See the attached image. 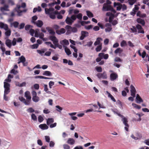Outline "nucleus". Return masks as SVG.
<instances>
[{
    "instance_id": "1",
    "label": "nucleus",
    "mask_w": 149,
    "mask_h": 149,
    "mask_svg": "<svg viewBox=\"0 0 149 149\" xmlns=\"http://www.w3.org/2000/svg\"><path fill=\"white\" fill-rule=\"evenodd\" d=\"M49 38L50 40L53 42V44L56 46V47H58L60 49H61L62 48V46L58 43V40L55 36H49Z\"/></svg>"
},
{
    "instance_id": "2",
    "label": "nucleus",
    "mask_w": 149,
    "mask_h": 149,
    "mask_svg": "<svg viewBox=\"0 0 149 149\" xmlns=\"http://www.w3.org/2000/svg\"><path fill=\"white\" fill-rule=\"evenodd\" d=\"M4 87L5 88L4 93L8 94L10 92V84L6 82H4Z\"/></svg>"
},
{
    "instance_id": "3",
    "label": "nucleus",
    "mask_w": 149,
    "mask_h": 149,
    "mask_svg": "<svg viewBox=\"0 0 149 149\" xmlns=\"http://www.w3.org/2000/svg\"><path fill=\"white\" fill-rule=\"evenodd\" d=\"M123 118H122V120L123 122V124L125 125V130L127 132L129 131L128 128L129 125L128 124V120L126 118L123 116Z\"/></svg>"
},
{
    "instance_id": "4",
    "label": "nucleus",
    "mask_w": 149,
    "mask_h": 149,
    "mask_svg": "<svg viewBox=\"0 0 149 149\" xmlns=\"http://www.w3.org/2000/svg\"><path fill=\"white\" fill-rule=\"evenodd\" d=\"M111 10H113V8L111 6L107 5L106 3L104 4L102 8L103 11H108Z\"/></svg>"
},
{
    "instance_id": "5",
    "label": "nucleus",
    "mask_w": 149,
    "mask_h": 149,
    "mask_svg": "<svg viewBox=\"0 0 149 149\" xmlns=\"http://www.w3.org/2000/svg\"><path fill=\"white\" fill-rule=\"evenodd\" d=\"M135 135L136 136H134L132 134L131 135V137L135 140H140L142 137V134L138 132L136 133Z\"/></svg>"
},
{
    "instance_id": "6",
    "label": "nucleus",
    "mask_w": 149,
    "mask_h": 149,
    "mask_svg": "<svg viewBox=\"0 0 149 149\" xmlns=\"http://www.w3.org/2000/svg\"><path fill=\"white\" fill-rule=\"evenodd\" d=\"M21 8V6L19 5H17V7L15 8V10L17 12L18 15L20 16L21 15V13L22 12H26V9H24L22 10H20V8Z\"/></svg>"
},
{
    "instance_id": "7",
    "label": "nucleus",
    "mask_w": 149,
    "mask_h": 149,
    "mask_svg": "<svg viewBox=\"0 0 149 149\" xmlns=\"http://www.w3.org/2000/svg\"><path fill=\"white\" fill-rule=\"evenodd\" d=\"M131 90V95L133 97H135V93L136 92V89L132 85H131L130 86Z\"/></svg>"
},
{
    "instance_id": "8",
    "label": "nucleus",
    "mask_w": 149,
    "mask_h": 149,
    "mask_svg": "<svg viewBox=\"0 0 149 149\" xmlns=\"http://www.w3.org/2000/svg\"><path fill=\"white\" fill-rule=\"evenodd\" d=\"M24 96L26 97V100L29 101L30 104L31 98V96L30 92L28 91H27L25 92L24 93Z\"/></svg>"
},
{
    "instance_id": "9",
    "label": "nucleus",
    "mask_w": 149,
    "mask_h": 149,
    "mask_svg": "<svg viewBox=\"0 0 149 149\" xmlns=\"http://www.w3.org/2000/svg\"><path fill=\"white\" fill-rule=\"evenodd\" d=\"M81 36L80 37V40H83L84 38L88 36V33L86 31H82L81 32Z\"/></svg>"
},
{
    "instance_id": "10",
    "label": "nucleus",
    "mask_w": 149,
    "mask_h": 149,
    "mask_svg": "<svg viewBox=\"0 0 149 149\" xmlns=\"http://www.w3.org/2000/svg\"><path fill=\"white\" fill-rule=\"evenodd\" d=\"M136 28L138 30V33H141L142 34H144V33L143 29L141 25L139 24H137L136 25Z\"/></svg>"
},
{
    "instance_id": "11",
    "label": "nucleus",
    "mask_w": 149,
    "mask_h": 149,
    "mask_svg": "<svg viewBox=\"0 0 149 149\" xmlns=\"http://www.w3.org/2000/svg\"><path fill=\"white\" fill-rule=\"evenodd\" d=\"M32 22L34 24H36L38 27H40L43 25L42 21L40 20H38L37 22L32 21Z\"/></svg>"
},
{
    "instance_id": "12",
    "label": "nucleus",
    "mask_w": 149,
    "mask_h": 149,
    "mask_svg": "<svg viewBox=\"0 0 149 149\" xmlns=\"http://www.w3.org/2000/svg\"><path fill=\"white\" fill-rule=\"evenodd\" d=\"M116 6H117L116 7L117 10L119 11L122 8V4L119 3L114 2V7H115Z\"/></svg>"
},
{
    "instance_id": "13",
    "label": "nucleus",
    "mask_w": 149,
    "mask_h": 149,
    "mask_svg": "<svg viewBox=\"0 0 149 149\" xmlns=\"http://www.w3.org/2000/svg\"><path fill=\"white\" fill-rule=\"evenodd\" d=\"M19 99L21 101L23 102L25 105H29V101L26 100L23 97H19Z\"/></svg>"
},
{
    "instance_id": "14",
    "label": "nucleus",
    "mask_w": 149,
    "mask_h": 149,
    "mask_svg": "<svg viewBox=\"0 0 149 149\" xmlns=\"http://www.w3.org/2000/svg\"><path fill=\"white\" fill-rule=\"evenodd\" d=\"M71 28L72 27L69 25H67L65 26V28L67 30V32L66 33V35H68L71 33L72 31L71 29Z\"/></svg>"
},
{
    "instance_id": "15",
    "label": "nucleus",
    "mask_w": 149,
    "mask_h": 149,
    "mask_svg": "<svg viewBox=\"0 0 149 149\" xmlns=\"http://www.w3.org/2000/svg\"><path fill=\"white\" fill-rule=\"evenodd\" d=\"M118 77L117 74L115 73H111L110 75V79L112 81H113L116 79Z\"/></svg>"
},
{
    "instance_id": "16",
    "label": "nucleus",
    "mask_w": 149,
    "mask_h": 149,
    "mask_svg": "<svg viewBox=\"0 0 149 149\" xmlns=\"http://www.w3.org/2000/svg\"><path fill=\"white\" fill-rule=\"evenodd\" d=\"M66 23L68 24L71 25L73 22V20H72L70 18L67 17L65 19Z\"/></svg>"
},
{
    "instance_id": "17",
    "label": "nucleus",
    "mask_w": 149,
    "mask_h": 149,
    "mask_svg": "<svg viewBox=\"0 0 149 149\" xmlns=\"http://www.w3.org/2000/svg\"><path fill=\"white\" fill-rule=\"evenodd\" d=\"M56 32L58 35H61L63 34L65 32V29L64 28H61L60 30H56Z\"/></svg>"
},
{
    "instance_id": "18",
    "label": "nucleus",
    "mask_w": 149,
    "mask_h": 149,
    "mask_svg": "<svg viewBox=\"0 0 149 149\" xmlns=\"http://www.w3.org/2000/svg\"><path fill=\"white\" fill-rule=\"evenodd\" d=\"M5 44L9 48H10L12 46V43L11 40L10 39H6L5 42Z\"/></svg>"
},
{
    "instance_id": "19",
    "label": "nucleus",
    "mask_w": 149,
    "mask_h": 149,
    "mask_svg": "<svg viewBox=\"0 0 149 149\" xmlns=\"http://www.w3.org/2000/svg\"><path fill=\"white\" fill-rule=\"evenodd\" d=\"M136 102L137 103H139L141 102H143V101L141 97L138 94H136Z\"/></svg>"
},
{
    "instance_id": "20",
    "label": "nucleus",
    "mask_w": 149,
    "mask_h": 149,
    "mask_svg": "<svg viewBox=\"0 0 149 149\" xmlns=\"http://www.w3.org/2000/svg\"><path fill=\"white\" fill-rule=\"evenodd\" d=\"M136 21L138 23L141 24L142 26H144L145 24L144 20L140 18H138L136 19Z\"/></svg>"
},
{
    "instance_id": "21",
    "label": "nucleus",
    "mask_w": 149,
    "mask_h": 149,
    "mask_svg": "<svg viewBox=\"0 0 149 149\" xmlns=\"http://www.w3.org/2000/svg\"><path fill=\"white\" fill-rule=\"evenodd\" d=\"M0 27L4 30H7L8 28V25L6 24H4L2 22H0Z\"/></svg>"
},
{
    "instance_id": "22",
    "label": "nucleus",
    "mask_w": 149,
    "mask_h": 149,
    "mask_svg": "<svg viewBox=\"0 0 149 149\" xmlns=\"http://www.w3.org/2000/svg\"><path fill=\"white\" fill-rule=\"evenodd\" d=\"M39 127L42 130L47 129L49 127L45 124H40L39 125Z\"/></svg>"
},
{
    "instance_id": "23",
    "label": "nucleus",
    "mask_w": 149,
    "mask_h": 149,
    "mask_svg": "<svg viewBox=\"0 0 149 149\" xmlns=\"http://www.w3.org/2000/svg\"><path fill=\"white\" fill-rule=\"evenodd\" d=\"M97 76L99 79L102 78L104 79L106 78V75L104 73H98L97 74Z\"/></svg>"
},
{
    "instance_id": "24",
    "label": "nucleus",
    "mask_w": 149,
    "mask_h": 149,
    "mask_svg": "<svg viewBox=\"0 0 149 149\" xmlns=\"http://www.w3.org/2000/svg\"><path fill=\"white\" fill-rule=\"evenodd\" d=\"M75 140L73 139L69 138L67 141V143L70 145H73L75 143Z\"/></svg>"
},
{
    "instance_id": "25",
    "label": "nucleus",
    "mask_w": 149,
    "mask_h": 149,
    "mask_svg": "<svg viewBox=\"0 0 149 149\" xmlns=\"http://www.w3.org/2000/svg\"><path fill=\"white\" fill-rule=\"evenodd\" d=\"M42 75L47 76H51L52 75L51 72L48 71H44L42 73Z\"/></svg>"
},
{
    "instance_id": "26",
    "label": "nucleus",
    "mask_w": 149,
    "mask_h": 149,
    "mask_svg": "<svg viewBox=\"0 0 149 149\" xmlns=\"http://www.w3.org/2000/svg\"><path fill=\"white\" fill-rule=\"evenodd\" d=\"M106 93L108 95V97L110 98L111 100L114 102H116V100L113 96L108 91H106Z\"/></svg>"
},
{
    "instance_id": "27",
    "label": "nucleus",
    "mask_w": 149,
    "mask_h": 149,
    "mask_svg": "<svg viewBox=\"0 0 149 149\" xmlns=\"http://www.w3.org/2000/svg\"><path fill=\"white\" fill-rule=\"evenodd\" d=\"M54 10V9L53 8H49V9L45 8V13L46 14L49 15L51 13L50 12L53 11Z\"/></svg>"
},
{
    "instance_id": "28",
    "label": "nucleus",
    "mask_w": 149,
    "mask_h": 149,
    "mask_svg": "<svg viewBox=\"0 0 149 149\" xmlns=\"http://www.w3.org/2000/svg\"><path fill=\"white\" fill-rule=\"evenodd\" d=\"M8 6L7 5H5L3 7H1L0 8L1 11L3 12L4 11H8Z\"/></svg>"
},
{
    "instance_id": "29",
    "label": "nucleus",
    "mask_w": 149,
    "mask_h": 149,
    "mask_svg": "<svg viewBox=\"0 0 149 149\" xmlns=\"http://www.w3.org/2000/svg\"><path fill=\"white\" fill-rule=\"evenodd\" d=\"M102 40V39L100 38H98L97 39V40L94 43V45L95 46H96L98 45H100V43L101 40Z\"/></svg>"
},
{
    "instance_id": "30",
    "label": "nucleus",
    "mask_w": 149,
    "mask_h": 149,
    "mask_svg": "<svg viewBox=\"0 0 149 149\" xmlns=\"http://www.w3.org/2000/svg\"><path fill=\"white\" fill-rule=\"evenodd\" d=\"M19 24V22L17 21H15L13 23H11L10 24L11 26H13L15 28H17Z\"/></svg>"
},
{
    "instance_id": "31",
    "label": "nucleus",
    "mask_w": 149,
    "mask_h": 149,
    "mask_svg": "<svg viewBox=\"0 0 149 149\" xmlns=\"http://www.w3.org/2000/svg\"><path fill=\"white\" fill-rule=\"evenodd\" d=\"M54 122V119L53 118H48L47 121V124L48 125H49L51 124Z\"/></svg>"
},
{
    "instance_id": "32",
    "label": "nucleus",
    "mask_w": 149,
    "mask_h": 149,
    "mask_svg": "<svg viewBox=\"0 0 149 149\" xmlns=\"http://www.w3.org/2000/svg\"><path fill=\"white\" fill-rule=\"evenodd\" d=\"M123 52V49L120 48H117L115 51L114 53L117 54L118 53L120 54Z\"/></svg>"
},
{
    "instance_id": "33",
    "label": "nucleus",
    "mask_w": 149,
    "mask_h": 149,
    "mask_svg": "<svg viewBox=\"0 0 149 149\" xmlns=\"http://www.w3.org/2000/svg\"><path fill=\"white\" fill-rule=\"evenodd\" d=\"M6 31L5 32V34L6 36H9L10 35L11 31L10 29H9L8 28H8L7 30H5Z\"/></svg>"
},
{
    "instance_id": "34",
    "label": "nucleus",
    "mask_w": 149,
    "mask_h": 149,
    "mask_svg": "<svg viewBox=\"0 0 149 149\" xmlns=\"http://www.w3.org/2000/svg\"><path fill=\"white\" fill-rule=\"evenodd\" d=\"M32 100L33 102H38L39 101L40 98L38 96H35L34 97H32Z\"/></svg>"
},
{
    "instance_id": "35",
    "label": "nucleus",
    "mask_w": 149,
    "mask_h": 149,
    "mask_svg": "<svg viewBox=\"0 0 149 149\" xmlns=\"http://www.w3.org/2000/svg\"><path fill=\"white\" fill-rule=\"evenodd\" d=\"M87 15L90 18L92 17H94L93 14L90 11H86Z\"/></svg>"
},
{
    "instance_id": "36",
    "label": "nucleus",
    "mask_w": 149,
    "mask_h": 149,
    "mask_svg": "<svg viewBox=\"0 0 149 149\" xmlns=\"http://www.w3.org/2000/svg\"><path fill=\"white\" fill-rule=\"evenodd\" d=\"M49 27H47L46 29L48 30L50 34L54 35L55 34V32L52 29H48Z\"/></svg>"
},
{
    "instance_id": "37",
    "label": "nucleus",
    "mask_w": 149,
    "mask_h": 149,
    "mask_svg": "<svg viewBox=\"0 0 149 149\" xmlns=\"http://www.w3.org/2000/svg\"><path fill=\"white\" fill-rule=\"evenodd\" d=\"M65 52L68 55H69L71 54V52L70 51V49L68 48L65 47Z\"/></svg>"
},
{
    "instance_id": "38",
    "label": "nucleus",
    "mask_w": 149,
    "mask_h": 149,
    "mask_svg": "<svg viewBox=\"0 0 149 149\" xmlns=\"http://www.w3.org/2000/svg\"><path fill=\"white\" fill-rule=\"evenodd\" d=\"M120 46L122 47L126 46L127 45V43L126 42L125 40H123L121 42L120 44Z\"/></svg>"
},
{
    "instance_id": "39",
    "label": "nucleus",
    "mask_w": 149,
    "mask_h": 149,
    "mask_svg": "<svg viewBox=\"0 0 149 149\" xmlns=\"http://www.w3.org/2000/svg\"><path fill=\"white\" fill-rule=\"evenodd\" d=\"M19 59L21 63H23L26 61V59L25 57L23 56H22L20 57L19 58Z\"/></svg>"
},
{
    "instance_id": "40",
    "label": "nucleus",
    "mask_w": 149,
    "mask_h": 149,
    "mask_svg": "<svg viewBox=\"0 0 149 149\" xmlns=\"http://www.w3.org/2000/svg\"><path fill=\"white\" fill-rule=\"evenodd\" d=\"M132 104L134 108L136 109H139L141 108V107L140 106L136 104L132 103Z\"/></svg>"
},
{
    "instance_id": "41",
    "label": "nucleus",
    "mask_w": 149,
    "mask_h": 149,
    "mask_svg": "<svg viewBox=\"0 0 149 149\" xmlns=\"http://www.w3.org/2000/svg\"><path fill=\"white\" fill-rule=\"evenodd\" d=\"M48 88H47V84L44 85V90L45 91L49 93H51V92L49 91H48Z\"/></svg>"
},
{
    "instance_id": "42",
    "label": "nucleus",
    "mask_w": 149,
    "mask_h": 149,
    "mask_svg": "<svg viewBox=\"0 0 149 149\" xmlns=\"http://www.w3.org/2000/svg\"><path fill=\"white\" fill-rule=\"evenodd\" d=\"M79 22H80L81 25L84 26L85 24H89L90 23V21H79Z\"/></svg>"
},
{
    "instance_id": "43",
    "label": "nucleus",
    "mask_w": 149,
    "mask_h": 149,
    "mask_svg": "<svg viewBox=\"0 0 149 149\" xmlns=\"http://www.w3.org/2000/svg\"><path fill=\"white\" fill-rule=\"evenodd\" d=\"M130 30L133 33H136L137 32L136 27H135L134 26H132V28H130Z\"/></svg>"
},
{
    "instance_id": "44",
    "label": "nucleus",
    "mask_w": 149,
    "mask_h": 149,
    "mask_svg": "<svg viewBox=\"0 0 149 149\" xmlns=\"http://www.w3.org/2000/svg\"><path fill=\"white\" fill-rule=\"evenodd\" d=\"M50 17L52 19H55L56 18V16L54 15V12L51 13L49 15Z\"/></svg>"
},
{
    "instance_id": "45",
    "label": "nucleus",
    "mask_w": 149,
    "mask_h": 149,
    "mask_svg": "<svg viewBox=\"0 0 149 149\" xmlns=\"http://www.w3.org/2000/svg\"><path fill=\"white\" fill-rule=\"evenodd\" d=\"M31 117L32 119L34 121L37 120V118L36 115L32 113L31 115Z\"/></svg>"
},
{
    "instance_id": "46",
    "label": "nucleus",
    "mask_w": 149,
    "mask_h": 149,
    "mask_svg": "<svg viewBox=\"0 0 149 149\" xmlns=\"http://www.w3.org/2000/svg\"><path fill=\"white\" fill-rule=\"evenodd\" d=\"M128 1L130 5H132L136 1V0H128Z\"/></svg>"
},
{
    "instance_id": "47",
    "label": "nucleus",
    "mask_w": 149,
    "mask_h": 149,
    "mask_svg": "<svg viewBox=\"0 0 149 149\" xmlns=\"http://www.w3.org/2000/svg\"><path fill=\"white\" fill-rule=\"evenodd\" d=\"M95 69L97 71L99 72H101L102 71V69L101 67H96Z\"/></svg>"
},
{
    "instance_id": "48",
    "label": "nucleus",
    "mask_w": 149,
    "mask_h": 149,
    "mask_svg": "<svg viewBox=\"0 0 149 149\" xmlns=\"http://www.w3.org/2000/svg\"><path fill=\"white\" fill-rule=\"evenodd\" d=\"M102 49V45H99L96 48V50L97 52H100Z\"/></svg>"
},
{
    "instance_id": "49",
    "label": "nucleus",
    "mask_w": 149,
    "mask_h": 149,
    "mask_svg": "<svg viewBox=\"0 0 149 149\" xmlns=\"http://www.w3.org/2000/svg\"><path fill=\"white\" fill-rule=\"evenodd\" d=\"M38 121L40 123H41L43 120V118L42 116L40 115L38 117Z\"/></svg>"
},
{
    "instance_id": "50",
    "label": "nucleus",
    "mask_w": 149,
    "mask_h": 149,
    "mask_svg": "<svg viewBox=\"0 0 149 149\" xmlns=\"http://www.w3.org/2000/svg\"><path fill=\"white\" fill-rule=\"evenodd\" d=\"M45 50L44 49H42L41 50H37V52L38 53L40 54H43L45 53Z\"/></svg>"
},
{
    "instance_id": "51",
    "label": "nucleus",
    "mask_w": 149,
    "mask_h": 149,
    "mask_svg": "<svg viewBox=\"0 0 149 149\" xmlns=\"http://www.w3.org/2000/svg\"><path fill=\"white\" fill-rule=\"evenodd\" d=\"M71 30L72 32L73 33H76L77 31V29L75 27H72V28H71Z\"/></svg>"
},
{
    "instance_id": "52",
    "label": "nucleus",
    "mask_w": 149,
    "mask_h": 149,
    "mask_svg": "<svg viewBox=\"0 0 149 149\" xmlns=\"http://www.w3.org/2000/svg\"><path fill=\"white\" fill-rule=\"evenodd\" d=\"M11 43L12 45L13 46H14L16 45V39L15 38H13Z\"/></svg>"
},
{
    "instance_id": "53",
    "label": "nucleus",
    "mask_w": 149,
    "mask_h": 149,
    "mask_svg": "<svg viewBox=\"0 0 149 149\" xmlns=\"http://www.w3.org/2000/svg\"><path fill=\"white\" fill-rule=\"evenodd\" d=\"M8 3L11 6L14 5L15 4L13 0H8Z\"/></svg>"
},
{
    "instance_id": "54",
    "label": "nucleus",
    "mask_w": 149,
    "mask_h": 149,
    "mask_svg": "<svg viewBox=\"0 0 149 149\" xmlns=\"http://www.w3.org/2000/svg\"><path fill=\"white\" fill-rule=\"evenodd\" d=\"M114 61L116 62H122L123 61L122 60L118 57H116L114 59Z\"/></svg>"
},
{
    "instance_id": "55",
    "label": "nucleus",
    "mask_w": 149,
    "mask_h": 149,
    "mask_svg": "<svg viewBox=\"0 0 149 149\" xmlns=\"http://www.w3.org/2000/svg\"><path fill=\"white\" fill-rule=\"evenodd\" d=\"M54 84V81H50L49 82V86L50 88H52V86Z\"/></svg>"
},
{
    "instance_id": "56",
    "label": "nucleus",
    "mask_w": 149,
    "mask_h": 149,
    "mask_svg": "<svg viewBox=\"0 0 149 149\" xmlns=\"http://www.w3.org/2000/svg\"><path fill=\"white\" fill-rule=\"evenodd\" d=\"M27 111L28 112L31 113L34 112L35 110L32 108L31 107L27 109Z\"/></svg>"
},
{
    "instance_id": "57",
    "label": "nucleus",
    "mask_w": 149,
    "mask_h": 149,
    "mask_svg": "<svg viewBox=\"0 0 149 149\" xmlns=\"http://www.w3.org/2000/svg\"><path fill=\"white\" fill-rule=\"evenodd\" d=\"M11 73L13 74H16L18 73V71L17 70H15L14 69H12L10 71Z\"/></svg>"
},
{
    "instance_id": "58",
    "label": "nucleus",
    "mask_w": 149,
    "mask_h": 149,
    "mask_svg": "<svg viewBox=\"0 0 149 149\" xmlns=\"http://www.w3.org/2000/svg\"><path fill=\"white\" fill-rule=\"evenodd\" d=\"M25 26V24L24 23H22L19 25V27H18L19 29H21L24 28Z\"/></svg>"
},
{
    "instance_id": "59",
    "label": "nucleus",
    "mask_w": 149,
    "mask_h": 149,
    "mask_svg": "<svg viewBox=\"0 0 149 149\" xmlns=\"http://www.w3.org/2000/svg\"><path fill=\"white\" fill-rule=\"evenodd\" d=\"M97 25L99 26V27H100L102 29H104V25H103L101 23L98 22L97 23Z\"/></svg>"
},
{
    "instance_id": "60",
    "label": "nucleus",
    "mask_w": 149,
    "mask_h": 149,
    "mask_svg": "<svg viewBox=\"0 0 149 149\" xmlns=\"http://www.w3.org/2000/svg\"><path fill=\"white\" fill-rule=\"evenodd\" d=\"M63 148L64 149H70V146L68 144H64L63 145Z\"/></svg>"
},
{
    "instance_id": "61",
    "label": "nucleus",
    "mask_w": 149,
    "mask_h": 149,
    "mask_svg": "<svg viewBox=\"0 0 149 149\" xmlns=\"http://www.w3.org/2000/svg\"><path fill=\"white\" fill-rule=\"evenodd\" d=\"M82 15L81 13H79L77 15L76 17L79 19H81L82 18Z\"/></svg>"
},
{
    "instance_id": "62",
    "label": "nucleus",
    "mask_w": 149,
    "mask_h": 149,
    "mask_svg": "<svg viewBox=\"0 0 149 149\" xmlns=\"http://www.w3.org/2000/svg\"><path fill=\"white\" fill-rule=\"evenodd\" d=\"M29 32L30 33V34L32 36H33L35 33L34 30L33 29H31L30 30Z\"/></svg>"
},
{
    "instance_id": "63",
    "label": "nucleus",
    "mask_w": 149,
    "mask_h": 149,
    "mask_svg": "<svg viewBox=\"0 0 149 149\" xmlns=\"http://www.w3.org/2000/svg\"><path fill=\"white\" fill-rule=\"evenodd\" d=\"M45 138L46 141L47 142H49L50 141V137L49 136H45Z\"/></svg>"
},
{
    "instance_id": "64",
    "label": "nucleus",
    "mask_w": 149,
    "mask_h": 149,
    "mask_svg": "<svg viewBox=\"0 0 149 149\" xmlns=\"http://www.w3.org/2000/svg\"><path fill=\"white\" fill-rule=\"evenodd\" d=\"M62 41L65 45H68L69 44V42L68 40L66 39Z\"/></svg>"
}]
</instances>
